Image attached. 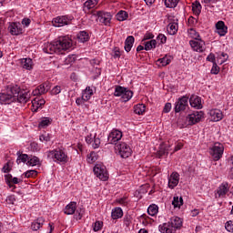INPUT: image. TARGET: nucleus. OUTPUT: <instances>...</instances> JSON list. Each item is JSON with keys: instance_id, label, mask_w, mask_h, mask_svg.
I'll use <instances>...</instances> for the list:
<instances>
[{"instance_id": "obj_1", "label": "nucleus", "mask_w": 233, "mask_h": 233, "mask_svg": "<svg viewBox=\"0 0 233 233\" xmlns=\"http://www.w3.org/2000/svg\"><path fill=\"white\" fill-rule=\"evenodd\" d=\"M74 46V41L69 36H60L51 44H47L43 48L46 54H63L66 50H70Z\"/></svg>"}, {"instance_id": "obj_2", "label": "nucleus", "mask_w": 233, "mask_h": 233, "mask_svg": "<svg viewBox=\"0 0 233 233\" xmlns=\"http://www.w3.org/2000/svg\"><path fill=\"white\" fill-rule=\"evenodd\" d=\"M205 116V113L203 111H197L195 113L189 114L187 117L179 118L177 121V126L181 127H192V125H196L197 123H199L201 119H203V116Z\"/></svg>"}, {"instance_id": "obj_3", "label": "nucleus", "mask_w": 233, "mask_h": 233, "mask_svg": "<svg viewBox=\"0 0 233 233\" xmlns=\"http://www.w3.org/2000/svg\"><path fill=\"white\" fill-rule=\"evenodd\" d=\"M181 227H183V220L179 217H173L168 223L159 226V231L162 233H175Z\"/></svg>"}, {"instance_id": "obj_4", "label": "nucleus", "mask_w": 233, "mask_h": 233, "mask_svg": "<svg viewBox=\"0 0 233 233\" xmlns=\"http://www.w3.org/2000/svg\"><path fill=\"white\" fill-rule=\"evenodd\" d=\"M47 157L55 159L58 163H66L68 161V156L61 149L51 150L47 153Z\"/></svg>"}, {"instance_id": "obj_5", "label": "nucleus", "mask_w": 233, "mask_h": 233, "mask_svg": "<svg viewBox=\"0 0 233 233\" xmlns=\"http://www.w3.org/2000/svg\"><path fill=\"white\" fill-rule=\"evenodd\" d=\"M224 151L225 147H223V144L216 142L214 146L209 149V154L214 161H219L220 157H223Z\"/></svg>"}, {"instance_id": "obj_6", "label": "nucleus", "mask_w": 233, "mask_h": 233, "mask_svg": "<svg viewBox=\"0 0 233 233\" xmlns=\"http://www.w3.org/2000/svg\"><path fill=\"white\" fill-rule=\"evenodd\" d=\"M115 150L118 152L119 156L124 159L132 156V148L127 143L122 142L115 146Z\"/></svg>"}, {"instance_id": "obj_7", "label": "nucleus", "mask_w": 233, "mask_h": 233, "mask_svg": "<svg viewBox=\"0 0 233 233\" xmlns=\"http://www.w3.org/2000/svg\"><path fill=\"white\" fill-rule=\"evenodd\" d=\"M93 172L96 177L99 178L100 181H107L108 180V171H106V167L101 164H97L94 167Z\"/></svg>"}, {"instance_id": "obj_8", "label": "nucleus", "mask_w": 233, "mask_h": 233, "mask_svg": "<svg viewBox=\"0 0 233 233\" xmlns=\"http://www.w3.org/2000/svg\"><path fill=\"white\" fill-rule=\"evenodd\" d=\"M72 19H74V17L68 15L57 16L52 21L53 26H56V28L66 26V25H70L72 23Z\"/></svg>"}, {"instance_id": "obj_9", "label": "nucleus", "mask_w": 233, "mask_h": 233, "mask_svg": "<svg viewBox=\"0 0 233 233\" xmlns=\"http://www.w3.org/2000/svg\"><path fill=\"white\" fill-rule=\"evenodd\" d=\"M121 137H123V132L118 129H113L108 137L107 141L110 145H117V141H121Z\"/></svg>"}, {"instance_id": "obj_10", "label": "nucleus", "mask_w": 233, "mask_h": 233, "mask_svg": "<svg viewBox=\"0 0 233 233\" xmlns=\"http://www.w3.org/2000/svg\"><path fill=\"white\" fill-rule=\"evenodd\" d=\"M188 106V97L187 96H182L176 102L175 104V112H182L183 110H186Z\"/></svg>"}, {"instance_id": "obj_11", "label": "nucleus", "mask_w": 233, "mask_h": 233, "mask_svg": "<svg viewBox=\"0 0 233 233\" xmlns=\"http://www.w3.org/2000/svg\"><path fill=\"white\" fill-rule=\"evenodd\" d=\"M189 45L195 52H205V41L201 38L189 41Z\"/></svg>"}, {"instance_id": "obj_12", "label": "nucleus", "mask_w": 233, "mask_h": 233, "mask_svg": "<svg viewBox=\"0 0 233 233\" xmlns=\"http://www.w3.org/2000/svg\"><path fill=\"white\" fill-rule=\"evenodd\" d=\"M99 23L103 25H110V21H112V15L110 13H105L103 11H98L96 13Z\"/></svg>"}, {"instance_id": "obj_13", "label": "nucleus", "mask_w": 233, "mask_h": 233, "mask_svg": "<svg viewBox=\"0 0 233 233\" xmlns=\"http://www.w3.org/2000/svg\"><path fill=\"white\" fill-rule=\"evenodd\" d=\"M228 183L224 182L222 183L217 189L215 198L218 199L219 198H225L229 190Z\"/></svg>"}, {"instance_id": "obj_14", "label": "nucleus", "mask_w": 233, "mask_h": 233, "mask_svg": "<svg viewBox=\"0 0 233 233\" xmlns=\"http://www.w3.org/2000/svg\"><path fill=\"white\" fill-rule=\"evenodd\" d=\"M48 90H50V83L46 82L33 90L32 94L33 96H43V94H46Z\"/></svg>"}, {"instance_id": "obj_15", "label": "nucleus", "mask_w": 233, "mask_h": 233, "mask_svg": "<svg viewBox=\"0 0 233 233\" xmlns=\"http://www.w3.org/2000/svg\"><path fill=\"white\" fill-rule=\"evenodd\" d=\"M8 31L11 35H19L23 34V27L19 23H11L8 26Z\"/></svg>"}, {"instance_id": "obj_16", "label": "nucleus", "mask_w": 233, "mask_h": 233, "mask_svg": "<svg viewBox=\"0 0 233 233\" xmlns=\"http://www.w3.org/2000/svg\"><path fill=\"white\" fill-rule=\"evenodd\" d=\"M15 101V96H13L10 93H0V103L1 105H10Z\"/></svg>"}, {"instance_id": "obj_17", "label": "nucleus", "mask_w": 233, "mask_h": 233, "mask_svg": "<svg viewBox=\"0 0 233 233\" xmlns=\"http://www.w3.org/2000/svg\"><path fill=\"white\" fill-rule=\"evenodd\" d=\"M189 104L193 108L197 110H201L203 108V104H201V97L192 95L189 98Z\"/></svg>"}, {"instance_id": "obj_18", "label": "nucleus", "mask_w": 233, "mask_h": 233, "mask_svg": "<svg viewBox=\"0 0 233 233\" xmlns=\"http://www.w3.org/2000/svg\"><path fill=\"white\" fill-rule=\"evenodd\" d=\"M179 185V173L173 172L168 177V187L172 188H176V186Z\"/></svg>"}, {"instance_id": "obj_19", "label": "nucleus", "mask_w": 233, "mask_h": 233, "mask_svg": "<svg viewBox=\"0 0 233 233\" xmlns=\"http://www.w3.org/2000/svg\"><path fill=\"white\" fill-rule=\"evenodd\" d=\"M76 210H77V203L73 201L66 206L64 213L67 216H72L76 214Z\"/></svg>"}, {"instance_id": "obj_20", "label": "nucleus", "mask_w": 233, "mask_h": 233, "mask_svg": "<svg viewBox=\"0 0 233 233\" xmlns=\"http://www.w3.org/2000/svg\"><path fill=\"white\" fill-rule=\"evenodd\" d=\"M216 28H217L218 34L220 35L221 36L227 35V32H228V27L225 25V22L223 21H218L216 24Z\"/></svg>"}, {"instance_id": "obj_21", "label": "nucleus", "mask_w": 233, "mask_h": 233, "mask_svg": "<svg viewBox=\"0 0 233 233\" xmlns=\"http://www.w3.org/2000/svg\"><path fill=\"white\" fill-rule=\"evenodd\" d=\"M209 116H211L212 121L218 122L223 119V113L219 109H212L209 111Z\"/></svg>"}, {"instance_id": "obj_22", "label": "nucleus", "mask_w": 233, "mask_h": 233, "mask_svg": "<svg viewBox=\"0 0 233 233\" xmlns=\"http://www.w3.org/2000/svg\"><path fill=\"white\" fill-rule=\"evenodd\" d=\"M16 101L18 103H28L30 101V92L28 91H20L18 96H16Z\"/></svg>"}, {"instance_id": "obj_23", "label": "nucleus", "mask_w": 233, "mask_h": 233, "mask_svg": "<svg viewBox=\"0 0 233 233\" xmlns=\"http://www.w3.org/2000/svg\"><path fill=\"white\" fill-rule=\"evenodd\" d=\"M7 93L11 94V96L15 97V101H17V97L21 93V88L19 86H14L8 88Z\"/></svg>"}, {"instance_id": "obj_24", "label": "nucleus", "mask_w": 233, "mask_h": 233, "mask_svg": "<svg viewBox=\"0 0 233 233\" xmlns=\"http://www.w3.org/2000/svg\"><path fill=\"white\" fill-rule=\"evenodd\" d=\"M134 41H136V39L133 35H129L127 37L124 46L126 52H130V50H132V46H134Z\"/></svg>"}, {"instance_id": "obj_25", "label": "nucleus", "mask_w": 233, "mask_h": 233, "mask_svg": "<svg viewBox=\"0 0 233 233\" xmlns=\"http://www.w3.org/2000/svg\"><path fill=\"white\" fill-rule=\"evenodd\" d=\"M21 65L25 70H32V68H34V62L31 58H23L21 60Z\"/></svg>"}, {"instance_id": "obj_26", "label": "nucleus", "mask_w": 233, "mask_h": 233, "mask_svg": "<svg viewBox=\"0 0 233 233\" xmlns=\"http://www.w3.org/2000/svg\"><path fill=\"white\" fill-rule=\"evenodd\" d=\"M44 223H45V218H38L36 220H35L32 223V225H31L32 230H39V228H41V227H43Z\"/></svg>"}, {"instance_id": "obj_27", "label": "nucleus", "mask_w": 233, "mask_h": 233, "mask_svg": "<svg viewBox=\"0 0 233 233\" xmlns=\"http://www.w3.org/2000/svg\"><path fill=\"white\" fill-rule=\"evenodd\" d=\"M26 165L28 167H37V165H41V161L39 160V157L31 155L29 156V160Z\"/></svg>"}, {"instance_id": "obj_28", "label": "nucleus", "mask_w": 233, "mask_h": 233, "mask_svg": "<svg viewBox=\"0 0 233 233\" xmlns=\"http://www.w3.org/2000/svg\"><path fill=\"white\" fill-rule=\"evenodd\" d=\"M94 96V90L90 88V86H86V89L82 92V97L86 101H89V99Z\"/></svg>"}, {"instance_id": "obj_29", "label": "nucleus", "mask_w": 233, "mask_h": 233, "mask_svg": "<svg viewBox=\"0 0 233 233\" xmlns=\"http://www.w3.org/2000/svg\"><path fill=\"white\" fill-rule=\"evenodd\" d=\"M112 219H119L123 218V209L121 208H115L111 213Z\"/></svg>"}, {"instance_id": "obj_30", "label": "nucleus", "mask_w": 233, "mask_h": 233, "mask_svg": "<svg viewBox=\"0 0 233 233\" xmlns=\"http://www.w3.org/2000/svg\"><path fill=\"white\" fill-rule=\"evenodd\" d=\"M177 23H170L167 25V32L169 35H176V34H177Z\"/></svg>"}, {"instance_id": "obj_31", "label": "nucleus", "mask_w": 233, "mask_h": 233, "mask_svg": "<svg viewBox=\"0 0 233 233\" xmlns=\"http://www.w3.org/2000/svg\"><path fill=\"white\" fill-rule=\"evenodd\" d=\"M172 205L174 208H181L183 207V197H174Z\"/></svg>"}, {"instance_id": "obj_32", "label": "nucleus", "mask_w": 233, "mask_h": 233, "mask_svg": "<svg viewBox=\"0 0 233 233\" xmlns=\"http://www.w3.org/2000/svg\"><path fill=\"white\" fill-rule=\"evenodd\" d=\"M134 96V93L126 87V90L124 91V94L122 95V101L127 103V101H130L132 99V96Z\"/></svg>"}, {"instance_id": "obj_33", "label": "nucleus", "mask_w": 233, "mask_h": 233, "mask_svg": "<svg viewBox=\"0 0 233 233\" xmlns=\"http://www.w3.org/2000/svg\"><path fill=\"white\" fill-rule=\"evenodd\" d=\"M77 39L80 43H86L90 37L88 36V33L86 31H81L77 35Z\"/></svg>"}, {"instance_id": "obj_34", "label": "nucleus", "mask_w": 233, "mask_h": 233, "mask_svg": "<svg viewBox=\"0 0 233 233\" xmlns=\"http://www.w3.org/2000/svg\"><path fill=\"white\" fill-rule=\"evenodd\" d=\"M146 110V106L143 104H137V106H135L134 107V112L135 114H137L138 116L143 115V113Z\"/></svg>"}, {"instance_id": "obj_35", "label": "nucleus", "mask_w": 233, "mask_h": 233, "mask_svg": "<svg viewBox=\"0 0 233 233\" xmlns=\"http://www.w3.org/2000/svg\"><path fill=\"white\" fill-rule=\"evenodd\" d=\"M157 45V43L156 42V40H154V39L149 40L145 43L144 50H147V51L152 50L153 48H156Z\"/></svg>"}, {"instance_id": "obj_36", "label": "nucleus", "mask_w": 233, "mask_h": 233, "mask_svg": "<svg viewBox=\"0 0 233 233\" xmlns=\"http://www.w3.org/2000/svg\"><path fill=\"white\" fill-rule=\"evenodd\" d=\"M126 87H123L121 86H116L115 88L114 96L116 97H123V94L125 93Z\"/></svg>"}, {"instance_id": "obj_37", "label": "nucleus", "mask_w": 233, "mask_h": 233, "mask_svg": "<svg viewBox=\"0 0 233 233\" xmlns=\"http://www.w3.org/2000/svg\"><path fill=\"white\" fill-rule=\"evenodd\" d=\"M116 19L117 21H127L128 19V13L127 11H119L116 14Z\"/></svg>"}, {"instance_id": "obj_38", "label": "nucleus", "mask_w": 233, "mask_h": 233, "mask_svg": "<svg viewBox=\"0 0 233 233\" xmlns=\"http://www.w3.org/2000/svg\"><path fill=\"white\" fill-rule=\"evenodd\" d=\"M179 3V0H165L167 8H176Z\"/></svg>"}, {"instance_id": "obj_39", "label": "nucleus", "mask_w": 233, "mask_h": 233, "mask_svg": "<svg viewBox=\"0 0 233 233\" xmlns=\"http://www.w3.org/2000/svg\"><path fill=\"white\" fill-rule=\"evenodd\" d=\"M29 157H30V156H28L26 154L19 155L16 159L17 165H20L21 163H26V161L29 160Z\"/></svg>"}, {"instance_id": "obj_40", "label": "nucleus", "mask_w": 233, "mask_h": 233, "mask_svg": "<svg viewBox=\"0 0 233 233\" xmlns=\"http://www.w3.org/2000/svg\"><path fill=\"white\" fill-rule=\"evenodd\" d=\"M50 123H52V120L50 118L44 117L40 120L38 127L39 128H45V127H48Z\"/></svg>"}, {"instance_id": "obj_41", "label": "nucleus", "mask_w": 233, "mask_h": 233, "mask_svg": "<svg viewBox=\"0 0 233 233\" xmlns=\"http://www.w3.org/2000/svg\"><path fill=\"white\" fill-rule=\"evenodd\" d=\"M87 163H96L97 161V154L96 152H91L87 155Z\"/></svg>"}, {"instance_id": "obj_42", "label": "nucleus", "mask_w": 233, "mask_h": 233, "mask_svg": "<svg viewBox=\"0 0 233 233\" xmlns=\"http://www.w3.org/2000/svg\"><path fill=\"white\" fill-rule=\"evenodd\" d=\"M172 60L170 59V56H164L162 58H159L157 60V63L161 64L162 66H167V65H170V62Z\"/></svg>"}, {"instance_id": "obj_43", "label": "nucleus", "mask_w": 233, "mask_h": 233, "mask_svg": "<svg viewBox=\"0 0 233 233\" xmlns=\"http://www.w3.org/2000/svg\"><path fill=\"white\" fill-rule=\"evenodd\" d=\"M192 10H193V14H195V15H199V14H201V4H199V3L193 4Z\"/></svg>"}, {"instance_id": "obj_44", "label": "nucleus", "mask_w": 233, "mask_h": 233, "mask_svg": "<svg viewBox=\"0 0 233 233\" xmlns=\"http://www.w3.org/2000/svg\"><path fill=\"white\" fill-rule=\"evenodd\" d=\"M187 32H188L189 35H191V37H193V39H195V41L198 40V39H201V36L199 35V33H198L196 31V29L191 27L190 29H188Z\"/></svg>"}, {"instance_id": "obj_45", "label": "nucleus", "mask_w": 233, "mask_h": 233, "mask_svg": "<svg viewBox=\"0 0 233 233\" xmlns=\"http://www.w3.org/2000/svg\"><path fill=\"white\" fill-rule=\"evenodd\" d=\"M50 139H52V137H50V134L48 133H44L39 137V140L42 143H48L50 142Z\"/></svg>"}, {"instance_id": "obj_46", "label": "nucleus", "mask_w": 233, "mask_h": 233, "mask_svg": "<svg viewBox=\"0 0 233 233\" xmlns=\"http://www.w3.org/2000/svg\"><path fill=\"white\" fill-rule=\"evenodd\" d=\"M158 208L156 205L149 206L147 208V214L149 216H156L157 214Z\"/></svg>"}, {"instance_id": "obj_47", "label": "nucleus", "mask_w": 233, "mask_h": 233, "mask_svg": "<svg viewBox=\"0 0 233 233\" xmlns=\"http://www.w3.org/2000/svg\"><path fill=\"white\" fill-rule=\"evenodd\" d=\"M73 63H76V56L75 55H69L67 57H66L64 61V65H73Z\"/></svg>"}, {"instance_id": "obj_48", "label": "nucleus", "mask_w": 233, "mask_h": 233, "mask_svg": "<svg viewBox=\"0 0 233 233\" xmlns=\"http://www.w3.org/2000/svg\"><path fill=\"white\" fill-rule=\"evenodd\" d=\"M41 106H42L35 100V98L32 100V112H37Z\"/></svg>"}, {"instance_id": "obj_49", "label": "nucleus", "mask_w": 233, "mask_h": 233, "mask_svg": "<svg viewBox=\"0 0 233 233\" xmlns=\"http://www.w3.org/2000/svg\"><path fill=\"white\" fill-rule=\"evenodd\" d=\"M25 177H35V176H37V170L35 169H32V170H28L25 173H24Z\"/></svg>"}, {"instance_id": "obj_50", "label": "nucleus", "mask_w": 233, "mask_h": 233, "mask_svg": "<svg viewBox=\"0 0 233 233\" xmlns=\"http://www.w3.org/2000/svg\"><path fill=\"white\" fill-rule=\"evenodd\" d=\"M96 5H97V0H87L85 3V6H86V8H94V6H96Z\"/></svg>"}, {"instance_id": "obj_51", "label": "nucleus", "mask_w": 233, "mask_h": 233, "mask_svg": "<svg viewBox=\"0 0 233 233\" xmlns=\"http://www.w3.org/2000/svg\"><path fill=\"white\" fill-rule=\"evenodd\" d=\"M165 154H168V151L165 148V146L161 145L160 149L157 151V157H163Z\"/></svg>"}, {"instance_id": "obj_52", "label": "nucleus", "mask_w": 233, "mask_h": 233, "mask_svg": "<svg viewBox=\"0 0 233 233\" xmlns=\"http://www.w3.org/2000/svg\"><path fill=\"white\" fill-rule=\"evenodd\" d=\"M225 228L228 232H233V221L229 220L225 224Z\"/></svg>"}, {"instance_id": "obj_53", "label": "nucleus", "mask_w": 233, "mask_h": 233, "mask_svg": "<svg viewBox=\"0 0 233 233\" xmlns=\"http://www.w3.org/2000/svg\"><path fill=\"white\" fill-rule=\"evenodd\" d=\"M187 23L191 27L196 26V25H198V19L194 18V16H189Z\"/></svg>"}, {"instance_id": "obj_54", "label": "nucleus", "mask_w": 233, "mask_h": 233, "mask_svg": "<svg viewBox=\"0 0 233 233\" xmlns=\"http://www.w3.org/2000/svg\"><path fill=\"white\" fill-rule=\"evenodd\" d=\"M51 94L52 96H57V94H61V86H56L55 87H53V89L51 90Z\"/></svg>"}, {"instance_id": "obj_55", "label": "nucleus", "mask_w": 233, "mask_h": 233, "mask_svg": "<svg viewBox=\"0 0 233 233\" xmlns=\"http://www.w3.org/2000/svg\"><path fill=\"white\" fill-rule=\"evenodd\" d=\"M157 39V41H160L162 45H165V43H167V36L163 34H159Z\"/></svg>"}, {"instance_id": "obj_56", "label": "nucleus", "mask_w": 233, "mask_h": 233, "mask_svg": "<svg viewBox=\"0 0 233 233\" xmlns=\"http://www.w3.org/2000/svg\"><path fill=\"white\" fill-rule=\"evenodd\" d=\"M211 74H214L215 76H217V74H219V66H218V64H213V66L211 68Z\"/></svg>"}, {"instance_id": "obj_57", "label": "nucleus", "mask_w": 233, "mask_h": 233, "mask_svg": "<svg viewBox=\"0 0 233 233\" xmlns=\"http://www.w3.org/2000/svg\"><path fill=\"white\" fill-rule=\"evenodd\" d=\"M101 145V139L94 137V143H93V147L94 148H99V146Z\"/></svg>"}, {"instance_id": "obj_58", "label": "nucleus", "mask_w": 233, "mask_h": 233, "mask_svg": "<svg viewBox=\"0 0 233 233\" xmlns=\"http://www.w3.org/2000/svg\"><path fill=\"white\" fill-rule=\"evenodd\" d=\"M170 110H172V104L167 103L163 109L164 114H168V112H170Z\"/></svg>"}, {"instance_id": "obj_59", "label": "nucleus", "mask_w": 233, "mask_h": 233, "mask_svg": "<svg viewBox=\"0 0 233 233\" xmlns=\"http://www.w3.org/2000/svg\"><path fill=\"white\" fill-rule=\"evenodd\" d=\"M207 61H209L210 63H216V56L214 54H209L207 57Z\"/></svg>"}, {"instance_id": "obj_60", "label": "nucleus", "mask_w": 233, "mask_h": 233, "mask_svg": "<svg viewBox=\"0 0 233 233\" xmlns=\"http://www.w3.org/2000/svg\"><path fill=\"white\" fill-rule=\"evenodd\" d=\"M86 101V100L82 96V97L76 98V103L78 106H80L81 105H85Z\"/></svg>"}, {"instance_id": "obj_61", "label": "nucleus", "mask_w": 233, "mask_h": 233, "mask_svg": "<svg viewBox=\"0 0 233 233\" xmlns=\"http://www.w3.org/2000/svg\"><path fill=\"white\" fill-rule=\"evenodd\" d=\"M148 39H154V35H152V33H147L144 35L143 41H148Z\"/></svg>"}, {"instance_id": "obj_62", "label": "nucleus", "mask_w": 233, "mask_h": 233, "mask_svg": "<svg viewBox=\"0 0 233 233\" xmlns=\"http://www.w3.org/2000/svg\"><path fill=\"white\" fill-rule=\"evenodd\" d=\"M94 230H95V232H97V231L101 230V222L96 221L95 223Z\"/></svg>"}, {"instance_id": "obj_63", "label": "nucleus", "mask_w": 233, "mask_h": 233, "mask_svg": "<svg viewBox=\"0 0 233 233\" xmlns=\"http://www.w3.org/2000/svg\"><path fill=\"white\" fill-rule=\"evenodd\" d=\"M113 57H115V58L121 57V53L119 52V48L116 47L114 49Z\"/></svg>"}, {"instance_id": "obj_64", "label": "nucleus", "mask_w": 233, "mask_h": 233, "mask_svg": "<svg viewBox=\"0 0 233 233\" xmlns=\"http://www.w3.org/2000/svg\"><path fill=\"white\" fill-rule=\"evenodd\" d=\"M31 23V20L29 18H24L22 20V25H24V26H29Z\"/></svg>"}]
</instances>
